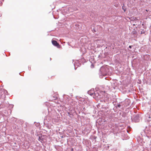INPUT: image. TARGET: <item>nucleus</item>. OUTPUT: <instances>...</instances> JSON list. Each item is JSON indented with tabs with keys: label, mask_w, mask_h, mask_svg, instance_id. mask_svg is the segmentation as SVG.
Listing matches in <instances>:
<instances>
[{
	"label": "nucleus",
	"mask_w": 151,
	"mask_h": 151,
	"mask_svg": "<svg viewBox=\"0 0 151 151\" xmlns=\"http://www.w3.org/2000/svg\"><path fill=\"white\" fill-rule=\"evenodd\" d=\"M52 44L55 46L57 47L58 48H60V45L56 41L53 40L52 41Z\"/></svg>",
	"instance_id": "f257e3e1"
},
{
	"label": "nucleus",
	"mask_w": 151,
	"mask_h": 151,
	"mask_svg": "<svg viewBox=\"0 0 151 151\" xmlns=\"http://www.w3.org/2000/svg\"><path fill=\"white\" fill-rule=\"evenodd\" d=\"M145 31L144 30H143L141 32V34H145Z\"/></svg>",
	"instance_id": "f03ea898"
},
{
	"label": "nucleus",
	"mask_w": 151,
	"mask_h": 151,
	"mask_svg": "<svg viewBox=\"0 0 151 151\" xmlns=\"http://www.w3.org/2000/svg\"><path fill=\"white\" fill-rule=\"evenodd\" d=\"M120 106H121V105H120V104H118V105H117V106H118V107H120Z\"/></svg>",
	"instance_id": "7ed1b4c3"
},
{
	"label": "nucleus",
	"mask_w": 151,
	"mask_h": 151,
	"mask_svg": "<svg viewBox=\"0 0 151 151\" xmlns=\"http://www.w3.org/2000/svg\"><path fill=\"white\" fill-rule=\"evenodd\" d=\"M129 48H132V46L131 45L129 46Z\"/></svg>",
	"instance_id": "20e7f679"
},
{
	"label": "nucleus",
	"mask_w": 151,
	"mask_h": 151,
	"mask_svg": "<svg viewBox=\"0 0 151 151\" xmlns=\"http://www.w3.org/2000/svg\"><path fill=\"white\" fill-rule=\"evenodd\" d=\"M40 137H39V141H40Z\"/></svg>",
	"instance_id": "39448f33"
},
{
	"label": "nucleus",
	"mask_w": 151,
	"mask_h": 151,
	"mask_svg": "<svg viewBox=\"0 0 151 151\" xmlns=\"http://www.w3.org/2000/svg\"><path fill=\"white\" fill-rule=\"evenodd\" d=\"M125 11H126V10H125V9H124V12H125Z\"/></svg>",
	"instance_id": "423d86ee"
}]
</instances>
